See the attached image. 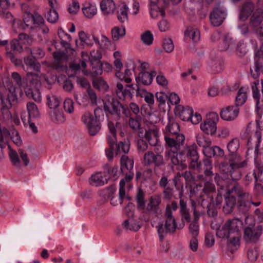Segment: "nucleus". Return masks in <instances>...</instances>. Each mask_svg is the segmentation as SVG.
<instances>
[{"mask_svg": "<svg viewBox=\"0 0 263 263\" xmlns=\"http://www.w3.org/2000/svg\"><path fill=\"white\" fill-rule=\"evenodd\" d=\"M143 162L146 165L154 164L156 166L164 164V160L162 155L158 154L156 155L152 151H148L144 154Z\"/></svg>", "mask_w": 263, "mask_h": 263, "instance_id": "nucleus-10", "label": "nucleus"}, {"mask_svg": "<svg viewBox=\"0 0 263 263\" xmlns=\"http://www.w3.org/2000/svg\"><path fill=\"white\" fill-rule=\"evenodd\" d=\"M25 92L28 98L33 99L35 102H40L41 101V95L38 89L28 88H26Z\"/></svg>", "mask_w": 263, "mask_h": 263, "instance_id": "nucleus-41", "label": "nucleus"}, {"mask_svg": "<svg viewBox=\"0 0 263 263\" xmlns=\"http://www.w3.org/2000/svg\"><path fill=\"white\" fill-rule=\"evenodd\" d=\"M79 37L80 41V43L76 40V43L77 47L84 48L85 46H91L93 43L90 39V36L87 35L84 31H81L79 33Z\"/></svg>", "mask_w": 263, "mask_h": 263, "instance_id": "nucleus-33", "label": "nucleus"}, {"mask_svg": "<svg viewBox=\"0 0 263 263\" xmlns=\"http://www.w3.org/2000/svg\"><path fill=\"white\" fill-rule=\"evenodd\" d=\"M247 52L246 45L243 42H239L236 46L235 45L234 51L231 54H235L238 57H243L246 54Z\"/></svg>", "mask_w": 263, "mask_h": 263, "instance_id": "nucleus-51", "label": "nucleus"}, {"mask_svg": "<svg viewBox=\"0 0 263 263\" xmlns=\"http://www.w3.org/2000/svg\"><path fill=\"white\" fill-rule=\"evenodd\" d=\"M229 167L231 169L240 168L246 166L247 162L237 154H230Z\"/></svg>", "mask_w": 263, "mask_h": 263, "instance_id": "nucleus-16", "label": "nucleus"}, {"mask_svg": "<svg viewBox=\"0 0 263 263\" xmlns=\"http://www.w3.org/2000/svg\"><path fill=\"white\" fill-rule=\"evenodd\" d=\"M263 71V57L257 55L255 57L254 66L251 68V73L254 79H257Z\"/></svg>", "mask_w": 263, "mask_h": 263, "instance_id": "nucleus-20", "label": "nucleus"}, {"mask_svg": "<svg viewBox=\"0 0 263 263\" xmlns=\"http://www.w3.org/2000/svg\"><path fill=\"white\" fill-rule=\"evenodd\" d=\"M51 120L56 123H62L65 120V117L62 111L54 110L50 112Z\"/></svg>", "mask_w": 263, "mask_h": 263, "instance_id": "nucleus-52", "label": "nucleus"}, {"mask_svg": "<svg viewBox=\"0 0 263 263\" xmlns=\"http://www.w3.org/2000/svg\"><path fill=\"white\" fill-rule=\"evenodd\" d=\"M141 40L144 44L150 45L153 43V35L150 31L147 30L141 35Z\"/></svg>", "mask_w": 263, "mask_h": 263, "instance_id": "nucleus-61", "label": "nucleus"}, {"mask_svg": "<svg viewBox=\"0 0 263 263\" xmlns=\"http://www.w3.org/2000/svg\"><path fill=\"white\" fill-rule=\"evenodd\" d=\"M135 199L139 209L142 210L145 204V192L141 189L138 188L135 196Z\"/></svg>", "mask_w": 263, "mask_h": 263, "instance_id": "nucleus-45", "label": "nucleus"}, {"mask_svg": "<svg viewBox=\"0 0 263 263\" xmlns=\"http://www.w3.org/2000/svg\"><path fill=\"white\" fill-rule=\"evenodd\" d=\"M222 44L220 48L221 50L228 51L229 53L234 51L235 40L229 33H225L222 36Z\"/></svg>", "mask_w": 263, "mask_h": 263, "instance_id": "nucleus-14", "label": "nucleus"}, {"mask_svg": "<svg viewBox=\"0 0 263 263\" xmlns=\"http://www.w3.org/2000/svg\"><path fill=\"white\" fill-rule=\"evenodd\" d=\"M104 109L106 115L114 116L118 118H125L130 116V112L127 106L123 105L111 96H107L103 100Z\"/></svg>", "mask_w": 263, "mask_h": 263, "instance_id": "nucleus-2", "label": "nucleus"}, {"mask_svg": "<svg viewBox=\"0 0 263 263\" xmlns=\"http://www.w3.org/2000/svg\"><path fill=\"white\" fill-rule=\"evenodd\" d=\"M186 37H189L194 42H197L199 41L200 33L199 30L195 27H189L184 32Z\"/></svg>", "mask_w": 263, "mask_h": 263, "instance_id": "nucleus-36", "label": "nucleus"}, {"mask_svg": "<svg viewBox=\"0 0 263 263\" xmlns=\"http://www.w3.org/2000/svg\"><path fill=\"white\" fill-rule=\"evenodd\" d=\"M47 20L51 23H55L59 19V14L54 9H50L47 14Z\"/></svg>", "mask_w": 263, "mask_h": 263, "instance_id": "nucleus-64", "label": "nucleus"}, {"mask_svg": "<svg viewBox=\"0 0 263 263\" xmlns=\"http://www.w3.org/2000/svg\"><path fill=\"white\" fill-rule=\"evenodd\" d=\"M261 226L257 227L256 230H253L250 228H246L244 230V238L247 241L256 242L261 234Z\"/></svg>", "mask_w": 263, "mask_h": 263, "instance_id": "nucleus-15", "label": "nucleus"}, {"mask_svg": "<svg viewBox=\"0 0 263 263\" xmlns=\"http://www.w3.org/2000/svg\"><path fill=\"white\" fill-rule=\"evenodd\" d=\"M263 21V10L258 8L255 10L253 13L250 20V25L252 27L254 30H256V28L259 26Z\"/></svg>", "mask_w": 263, "mask_h": 263, "instance_id": "nucleus-19", "label": "nucleus"}, {"mask_svg": "<svg viewBox=\"0 0 263 263\" xmlns=\"http://www.w3.org/2000/svg\"><path fill=\"white\" fill-rule=\"evenodd\" d=\"M128 8L126 4H123L118 11V18L119 21L124 23L127 21L128 19Z\"/></svg>", "mask_w": 263, "mask_h": 263, "instance_id": "nucleus-54", "label": "nucleus"}, {"mask_svg": "<svg viewBox=\"0 0 263 263\" xmlns=\"http://www.w3.org/2000/svg\"><path fill=\"white\" fill-rule=\"evenodd\" d=\"M219 120V117L216 112H211L207 119L201 123V130L207 135H214L217 130L216 124Z\"/></svg>", "mask_w": 263, "mask_h": 263, "instance_id": "nucleus-8", "label": "nucleus"}, {"mask_svg": "<svg viewBox=\"0 0 263 263\" xmlns=\"http://www.w3.org/2000/svg\"><path fill=\"white\" fill-rule=\"evenodd\" d=\"M94 87L99 90L106 91L108 89V85L102 78L95 79L92 82Z\"/></svg>", "mask_w": 263, "mask_h": 263, "instance_id": "nucleus-50", "label": "nucleus"}, {"mask_svg": "<svg viewBox=\"0 0 263 263\" xmlns=\"http://www.w3.org/2000/svg\"><path fill=\"white\" fill-rule=\"evenodd\" d=\"M197 148V147L196 144L188 146L186 147V155L191 159V166L194 168L200 169L201 164L200 162H198L199 156Z\"/></svg>", "mask_w": 263, "mask_h": 263, "instance_id": "nucleus-13", "label": "nucleus"}, {"mask_svg": "<svg viewBox=\"0 0 263 263\" xmlns=\"http://www.w3.org/2000/svg\"><path fill=\"white\" fill-rule=\"evenodd\" d=\"M156 76V72L155 71L151 72L145 71L141 73L138 79L136 78V81L138 83L141 82L143 85H149L152 83L153 78Z\"/></svg>", "mask_w": 263, "mask_h": 263, "instance_id": "nucleus-25", "label": "nucleus"}, {"mask_svg": "<svg viewBox=\"0 0 263 263\" xmlns=\"http://www.w3.org/2000/svg\"><path fill=\"white\" fill-rule=\"evenodd\" d=\"M209 65L214 72H220L222 70L223 61L220 57H215L209 61Z\"/></svg>", "mask_w": 263, "mask_h": 263, "instance_id": "nucleus-37", "label": "nucleus"}, {"mask_svg": "<svg viewBox=\"0 0 263 263\" xmlns=\"http://www.w3.org/2000/svg\"><path fill=\"white\" fill-rule=\"evenodd\" d=\"M29 52L34 59H42L45 54L44 50L40 47H33L28 48Z\"/></svg>", "mask_w": 263, "mask_h": 263, "instance_id": "nucleus-58", "label": "nucleus"}, {"mask_svg": "<svg viewBox=\"0 0 263 263\" xmlns=\"http://www.w3.org/2000/svg\"><path fill=\"white\" fill-rule=\"evenodd\" d=\"M196 141L199 146L202 147L205 149L206 148H209L211 146L212 142L211 141L206 138L203 134H199L196 136Z\"/></svg>", "mask_w": 263, "mask_h": 263, "instance_id": "nucleus-48", "label": "nucleus"}, {"mask_svg": "<svg viewBox=\"0 0 263 263\" xmlns=\"http://www.w3.org/2000/svg\"><path fill=\"white\" fill-rule=\"evenodd\" d=\"M82 120L87 126L90 135H95L100 129V123L99 121L90 112L85 113L82 117Z\"/></svg>", "mask_w": 263, "mask_h": 263, "instance_id": "nucleus-9", "label": "nucleus"}, {"mask_svg": "<svg viewBox=\"0 0 263 263\" xmlns=\"http://www.w3.org/2000/svg\"><path fill=\"white\" fill-rule=\"evenodd\" d=\"M180 126L179 124L173 120L170 119L165 127V135H179Z\"/></svg>", "mask_w": 263, "mask_h": 263, "instance_id": "nucleus-34", "label": "nucleus"}, {"mask_svg": "<svg viewBox=\"0 0 263 263\" xmlns=\"http://www.w3.org/2000/svg\"><path fill=\"white\" fill-rule=\"evenodd\" d=\"M179 111L178 115L181 119L184 121H189L191 118L194 111L193 109L189 106H179L177 107Z\"/></svg>", "mask_w": 263, "mask_h": 263, "instance_id": "nucleus-27", "label": "nucleus"}, {"mask_svg": "<svg viewBox=\"0 0 263 263\" xmlns=\"http://www.w3.org/2000/svg\"><path fill=\"white\" fill-rule=\"evenodd\" d=\"M129 126L133 131L140 130V134H142V129L140 128V124L139 121L135 119L130 118L128 122Z\"/></svg>", "mask_w": 263, "mask_h": 263, "instance_id": "nucleus-62", "label": "nucleus"}, {"mask_svg": "<svg viewBox=\"0 0 263 263\" xmlns=\"http://www.w3.org/2000/svg\"><path fill=\"white\" fill-rule=\"evenodd\" d=\"M82 11L86 17L92 18L97 13V9L95 5L86 4L82 8Z\"/></svg>", "mask_w": 263, "mask_h": 263, "instance_id": "nucleus-42", "label": "nucleus"}, {"mask_svg": "<svg viewBox=\"0 0 263 263\" xmlns=\"http://www.w3.org/2000/svg\"><path fill=\"white\" fill-rule=\"evenodd\" d=\"M139 137H144L152 146H156L158 142V130L156 128L145 130L144 134H139Z\"/></svg>", "mask_w": 263, "mask_h": 263, "instance_id": "nucleus-17", "label": "nucleus"}, {"mask_svg": "<svg viewBox=\"0 0 263 263\" xmlns=\"http://www.w3.org/2000/svg\"><path fill=\"white\" fill-rule=\"evenodd\" d=\"M240 146L239 140L237 138L232 139L227 144V149L230 154H236Z\"/></svg>", "mask_w": 263, "mask_h": 263, "instance_id": "nucleus-49", "label": "nucleus"}, {"mask_svg": "<svg viewBox=\"0 0 263 263\" xmlns=\"http://www.w3.org/2000/svg\"><path fill=\"white\" fill-rule=\"evenodd\" d=\"M7 51L8 50L13 51L15 53H20L23 51V48L20 45L19 42L16 40H12L9 44V46L6 47Z\"/></svg>", "mask_w": 263, "mask_h": 263, "instance_id": "nucleus-60", "label": "nucleus"}, {"mask_svg": "<svg viewBox=\"0 0 263 263\" xmlns=\"http://www.w3.org/2000/svg\"><path fill=\"white\" fill-rule=\"evenodd\" d=\"M227 192L237 195L239 205L240 207L244 206L245 210H248L251 205V196L248 193L244 192L236 181L232 182L227 186Z\"/></svg>", "mask_w": 263, "mask_h": 263, "instance_id": "nucleus-5", "label": "nucleus"}, {"mask_svg": "<svg viewBox=\"0 0 263 263\" xmlns=\"http://www.w3.org/2000/svg\"><path fill=\"white\" fill-rule=\"evenodd\" d=\"M46 99L47 105L51 109H55L61 102V99L58 96L52 94L47 95Z\"/></svg>", "mask_w": 263, "mask_h": 263, "instance_id": "nucleus-40", "label": "nucleus"}, {"mask_svg": "<svg viewBox=\"0 0 263 263\" xmlns=\"http://www.w3.org/2000/svg\"><path fill=\"white\" fill-rule=\"evenodd\" d=\"M93 40L96 44H98L101 48L103 49L108 48L110 45V41L105 35H101L100 39L93 36Z\"/></svg>", "mask_w": 263, "mask_h": 263, "instance_id": "nucleus-44", "label": "nucleus"}, {"mask_svg": "<svg viewBox=\"0 0 263 263\" xmlns=\"http://www.w3.org/2000/svg\"><path fill=\"white\" fill-rule=\"evenodd\" d=\"M165 216L166 217L165 225L166 229L170 233H174L176 229L177 224L169 206H166Z\"/></svg>", "mask_w": 263, "mask_h": 263, "instance_id": "nucleus-18", "label": "nucleus"}, {"mask_svg": "<svg viewBox=\"0 0 263 263\" xmlns=\"http://www.w3.org/2000/svg\"><path fill=\"white\" fill-rule=\"evenodd\" d=\"M215 191L216 187L214 184L209 181H206L204 182L202 192L199 196L200 198H203L204 195L208 196L211 193L215 192Z\"/></svg>", "mask_w": 263, "mask_h": 263, "instance_id": "nucleus-38", "label": "nucleus"}, {"mask_svg": "<svg viewBox=\"0 0 263 263\" xmlns=\"http://www.w3.org/2000/svg\"><path fill=\"white\" fill-rule=\"evenodd\" d=\"M134 177V173H126L125 177L124 179H122L120 181V188H119V198L121 200V203H122L123 201V199H124L125 195V185L126 182H129Z\"/></svg>", "mask_w": 263, "mask_h": 263, "instance_id": "nucleus-29", "label": "nucleus"}, {"mask_svg": "<svg viewBox=\"0 0 263 263\" xmlns=\"http://www.w3.org/2000/svg\"><path fill=\"white\" fill-rule=\"evenodd\" d=\"M63 107L66 112L71 114L74 111L73 102L72 99L67 98L63 103Z\"/></svg>", "mask_w": 263, "mask_h": 263, "instance_id": "nucleus-63", "label": "nucleus"}, {"mask_svg": "<svg viewBox=\"0 0 263 263\" xmlns=\"http://www.w3.org/2000/svg\"><path fill=\"white\" fill-rule=\"evenodd\" d=\"M107 182V178L101 173H97L89 178V183L95 186L103 185Z\"/></svg>", "mask_w": 263, "mask_h": 263, "instance_id": "nucleus-32", "label": "nucleus"}, {"mask_svg": "<svg viewBox=\"0 0 263 263\" xmlns=\"http://www.w3.org/2000/svg\"><path fill=\"white\" fill-rule=\"evenodd\" d=\"M28 113V119H36L40 117V114L37 105L32 102H28L26 104Z\"/></svg>", "mask_w": 263, "mask_h": 263, "instance_id": "nucleus-30", "label": "nucleus"}, {"mask_svg": "<svg viewBox=\"0 0 263 263\" xmlns=\"http://www.w3.org/2000/svg\"><path fill=\"white\" fill-rule=\"evenodd\" d=\"M254 5L250 2L245 3L242 6L239 14V19L241 21H246L254 10Z\"/></svg>", "mask_w": 263, "mask_h": 263, "instance_id": "nucleus-26", "label": "nucleus"}, {"mask_svg": "<svg viewBox=\"0 0 263 263\" xmlns=\"http://www.w3.org/2000/svg\"><path fill=\"white\" fill-rule=\"evenodd\" d=\"M225 10L221 7H215L211 12L210 19L214 26L218 27L221 25L226 17Z\"/></svg>", "mask_w": 263, "mask_h": 263, "instance_id": "nucleus-11", "label": "nucleus"}, {"mask_svg": "<svg viewBox=\"0 0 263 263\" xmlns=\"http://www.w3.org/2000/svg\"><path fill=\"white\" fill-rule=\"evenodd\" d=\"M116 94L118 98L121 100H124L126 98L132 99L134 94V90H127V88H124L121 83H117Z\"/></svg>", "mask_w": 263, "mask_h": 263, "instance_id": "nucleus-24", "label": "nucleus"}, {"mask_svg": "<svg viewBox=\"0 0 263 263\" xmlns=\"http://www.w3.org/2000/svg\"><path fill=\"white\" fill-rule=\"evenodd\" d=\"M27 79L28 81L32 85L37 86L40 84V82L42 80L46 81V76L45 74H39L34 72H27Z\"/></svg>", "mask_w": 263, "mask_h": 263, "instance_id": "nucleus-35", "label": "nucleus"}, {"mask_svg": "<svg viewBox=\"0 0 263 263\" xmlns=\"http://www.w3.org/2000/svg\"><path fill=\"white\" fill-rule=\"evenodd\" d=\"M23 21L24 25L21 21H14L13 24V28L16 29V26H20L18 28H22L23 29H25L26 27L28 28H33L32 26L33 24L32 15L31 13H26L24 15Z\"/></svg>", "mask_w": 263, "mask_h": 263, "instance_id": "nucleus-21", "label": "nucleus"}, {"mask_svg": "<svg viewBox=\"0 0 263 263\" xmlns=\"http://www.w3.org/2000/svg\"><path fill=\"white\" fill-rule=\"evenodd\" d=\"M255 135L257 137V141L255 148V156L254 158V163L255 169L254 170L252 173H249L245 176V179L251 181L254 178L256 182L260 181L263 182V158L261 157V153L259 152V146L261 141L260 133L256 131Z\"/></svg>", "mask_w": 263, "mask_h": 263, "instance_id": "nucleus-3", "label": "nucleus"}, {"mask_svg": "<svg viewBox=\"0 0 263 263\" xmlns=\"http://www.w3.org/2000/svg\"><path fill=\"white\" fill-rule=\"evenodd\" d=\"M150 14L152 17L155 18L159 16V8L157 6L158 0H149Z\"/></svg>", "mask_w": 263, "mask_h": 263, "instance_id": "nucleus-59", "label": "nucleus"}, {"mask_svg": "<svg viewBox=\"0 0 263 263\" xmlns=\"http://www.w3.org/2000/svg\"><path fill=\"white\" fill-rule=\"evenodd\" d=\"M123 225L126 230L137 232L140 228V225L132 219H128L124 221Z\"/></svg>", "mask_w": 263, "mask_h": 263, "instance_id": "nucleus-55", "label": "nucleus"}, {"mask_svg": "<svg viewBox=\"0 0 263 263\" xmlns=\"http://www.w3.org/2000/svg\"><path fill=\"white\" fill-rule=\"evenodd\" d=\"M100 6L104 15L112 14L116 9V5L112 0H102Z\"/></svg>", "mask_w": 263, "mask_h": 263, "instance_id": "nucleus-22", "label": "nucleus"}, {"mask_svg": "<svg viewBox=\"0 0 263 263\" xmlns=\"http://www.w3.org/2000/svg\"><path fill=\"white\" fill-rule=\"evenodd\" d=\"M121 169L123 172L125 170L129 171V173H132L130 171L133 169L134 161L133 158H129L127 156L123 155L120 159Z\"/></svg>", "mask_w": 263, "mask_h": 263, "instance_id": "nucleus-31", "label": "nucleus"}, {"mask_svg": "<svg viewBox=\"0 0 263 263\" xmlns=\"http://www.w3.org/2000/svg\"><path fill=\"white\" fill-rule=\"evenodd\" d=\"M247 96L246 89L243 87H241L236 96L235 104L236 106L242 105L247 100Z\"/></svg>", "mask_w": 263, "mask_h": 263, "instance_id": "nucleus-46", "label": "nucleus"}, {"mask_svg": "<svg viewBox=\"0 0 263 263\" xmlns=\"http://www.w3.org/2000/svg\"><path fill=\"white\" fill-rule=\"evenodd\" d=\"M205 156L207 158H211L212 157H222L224 155V151L218 146H214L209 147L203 151Z\"/></svg>", "mask_w": 263, "mask_h": 263, "instance_id": "nucleus-23", "label": "nucleus"}, {"mask_svg": "<svg viewBox=\"0 0 263 263\" xmlns=\"http://www.w3.org/2000/svg\"><path fill=\"white\" fill-rule=\"evenodd\" d=\"M1 111L3 117L5 120H10L12 116L9 110L12 107L11 101H6L4 104L1 105Z\"/></svg>", "mask_w": 263, "mask_h": 263, "instance_id": "nucleus-43", "label": "nucleus"}, {"mask_svg": "<svg viewBox=\"0 0 263 263\" xmlns=\"http://www.w3.org/2000/svg\"><path fill=\"white\" fill-rule=\"evenodd\" d=\"M140 91V89L138 88L137 90V95H139L142 98H143L145 102L148 106H152L154 105L155 102L154 95L151 92H147L144 90H141V93Z\"/></svg>", "mask_w": 263, "mask_h": 263, "instance_id": "nucleus-39", "label": "nucleus"}, {"mask_svg": "<svg viewBox=\"0 0 263 263\" xmlns=\"http://www.w3.org/2000/svg\"><path fill=\"white\" fill-rule=\"evenodd\" d=\"M214 179L217 185L220 186L221 190L225 189L227 196L225 197V204L223 207V211L226 214H230L236 204V195L235 194H230L227 192V186L230 183L228 180L223 179L218 174H215Z\"/></svg>", "mask_w": 263, "mask_h": 263, "instance_id": "nucleus-4", "label": "nucleus"}, {"mask_svg": "<svg viewBox=\"0 0 263 263\" xmlns=\"http://www.w3.org/2000/svg\"><path fill=\"white\" fill-rule=\"evenodd\" d=\"M241 225V221L238 218L229 219L217 229L216 236L221 239H228L231 235L238 233Z\"/></svg>", "mask_w": 263, "mask_h": 263, "instance_id": "nucleus-6", "label": "nucleus"}, {"mask_svg": "<svg viewBox=\"0 0 263 263\" xmlns=\"http://www.w3.org/2000/svg\"><path fill=\"white\" fill-rule=\"evenodd\" d=\"M239 109L237 106H229L221 109V118L226 121L234 120L238 116Z\"/></svg>", "mask_w": 263, "mask_h": 263, "instance_id": "nucleus-12", "label": "nucleus"}, {"mask_svg": "<svg viewBox=\"0 0 263 263\" xmlns=\"http://www.w3.org/2000/svg\"><path fill=\"white\" fill-rule=\"evenodd\" d=\"M108 126L109 129V133L107 135V143L108 146L112 148L116 145L117 146V138H116V131L114 127V124L111 122H109Z\"/></svg>", "mask_w": 263, "mask_h": 263, "instance_id": "nucleus-28", "label": "nucleus"}, {"mask_svg": "<svg viewBox=\"0 0 263 263\" xmlns=\"http://www.w3.org/2000/svg\"><path fill=\"white\" fill-rule=\"evenodd\" d=\"M125 34L124 27H115L111 30L112 38L114 41H118Z\"/></svg>", "mask_w": 263, "mask_h": 263, "instance_id": "nucleus-57", "label": "nucleus"}, {"mask_svg": "<svg viewBox=\"0 0 263 263\" xmlns=\"http://www.w3.org/2000/svg\"><path fill=\"white\" fill-rule=\"evenodd\" d=\"M166 151L165 157L170 160L171 163L176 166L184 167V156L181 148L183 147L185 138L183 134L165 135Z\"/></svg>", "mask_w": 263, "mask_h": 263, "instance_id": "nucleus-1", "label": "nucleus"}, {"mask_svg": "<svg viewBox=\"0 0 263 263\" xmlns=\"http://www.w3.org/2000/svg\"><path fill=\"white\" fill-rule=\"evenodd\" d=\"M116 147L117 154L121 153L127 154L128 153L130 148L129 141L127 140L120 141Z\"/></svg>", "mask_w": 263, "mask_h": 263, "instance_id": "nucleus-53", "label": "nucleus"}, {"mask_svg": "<svg viewBox=\"0 0 263 263\" xmlns=\"http://www.w3.org/2000/svg\"><path fill=\"white\" fill-rule=\"evenodd\" d=\"M161 196L158 194H155L148 198L147 204H145L142 210L147 214L153 215L157 217L161 212Z\"/></svg>", "mask_w": 263, "mask_h": 263, "instance_id": "nucleus-7", "label": "nucleus"}, {"mask_svg": "<svg viewBox=\"0 0 263 263\" xmlns=\"http://www.w3.org/2000/svg\"><path fill=\"white\" fill-rule=\"evenodd\" d=\"M132 75V73L128 69H126L124 73L120 72V70H118L116 73V76L118 78L126 83H129L132 82V79L130 78Z\"/></svg>", "mask_w": 263, "mask_h": 263, "instance_id": "nucleus-56", "label": "nucleus"}, {"mask_svg": "<svg viewBox=\"0 0 263 263\" xmlns=\"http://www.w3.org/2000/svg\"><path fill=\"white\" fill-rule=\"evenodd\" d=\"M35 59L29 56L25 57L24 58V63L27 66L29 67L34 70L39 71L41 66L39 63L36 62Z\"/></svg>", "mask_w": 263, "mask_h": 263, "instance_id": "nucleus-47", "label": "nucleus"}]
</instances>
